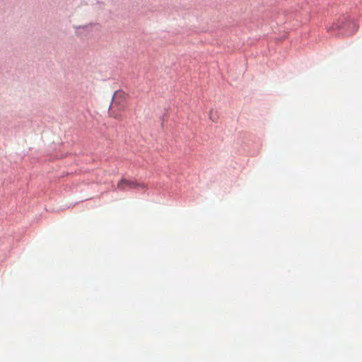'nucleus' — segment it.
Returning <instances> with one entry per match:
<instances>
[{
  "label": "nucleus",
  "instance_id": "obj_1",
  "mask_svg": "<svg viewBox=\"0 0 362 362\" xmlns=\"http://www.w3.org/2000/svg\"><path fill=\"white\" fill-rule=\"evenodd\" d=\"M127 187L129 189H137L141 188L143 189H147L148 187L145 183L138 182L136 180H127L122 178L117 183V188L122 191H124Z\"/></svg>",
  "mask_w": 362,
  "mask_h": 362
},
{
  "label": "nucleus",
  "instance_id": "obj_3",
  "mask_svg": "<svg viewBox=\"0 0 362 362\" xmlns=\"http://www.w3.org/2000/svg\"><path fill=\"white\" fill-rule=\"evenodd\" d=\"M210 119H211V121H214V119H212L211 116L210 115Z\"/></svg>",
  "mask_w": 362,
  "mask_h": 362
},
{
  "label": "nucleus",
  "instance_id": "obj_2",
  "mask_svg": "<svg viewBox=\"0 0 362 362\" xmlns=\"http://www.w3.org/2000/svg\"><path fill=\"white\" fill-rule=\"evenodd\" d=\"M125 108L124 104L118 101L117 97L113 98L112 103L110 107L109 114L114 118H119L121 113Z\"/></svg>",
  "mask_w": 362,
  "mask_h": 362
},
{
  "label": "nucleus",
  "instance_id": "obj_4",
  "mask_svg": "<svg viewBox=\"0 0 362 362\" xmlns=\"http://www.w3.org/2000/svg\"><path fill=\"white\" fill-rule=\"evenodd\" d=\"M210 119H211V121H214V119H212L211 116L210 115Z\"/></svg>",
  "mask_w": 362,
  "mask_h": 362
}]
</instances>
